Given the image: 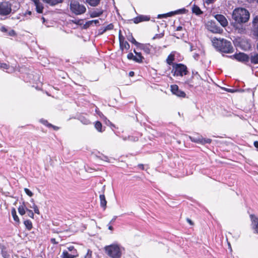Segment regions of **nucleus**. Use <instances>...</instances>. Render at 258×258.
I'll list each match as a JSON object with an SVG mask.
<instances>
[{
    "mask_svg": "<svg viewBox=\"0 0 258 258\" xmlns=\"http://www.w3.org/2000/svg\"><path fill=\"white\" fill-rule=\"evenodd\" d=\"M92 251L90 249H88L86 254L81 258H92Z\"/></svg>",
    "mask_w": 258,
    "mask_h": 258,
    "instance_id": "obj_35",
    "label": "nucleus"
},
{
    "mask_svg": "<svg viewBox=\"0 0 258 258\" xmlns=\"http://www.w3.org/2000/svg\"><path fill=\"white\" fill-rule=\"evenodd\" d=\"M31 208H32L34 209V212L37 214H39V210L37 207V206L34 203H33V207H30Z\"/></svg>",
    "mask_w": 258,
    "mask_h": 258,
    "instance_id": "obj_36",
    "label": "nucleus"
},
{
    "mask_svg": "<svg viewBox=\"0 0 258 258\" xmlns=\"http://www.w3.org/2000/svg\"><path fill=\"white\" fill-rule=\"evenodd\" d=\"M146 16H140L137 17L133 19L134 22L136 24H138L141 22H142V18H145Z\"/></svg>",
    "mask_w": 258,
    "mask_h": 258,
    "instance_id": "obj_32",
    "label": "nucleus"
},
{
    "mask_svg": "<svg viewBox=\"0 0 258 258\" xmlns=\"http://www.w3.org/2000/svg\"><path fill=\"white\" fill-rule=\"evenodd\" d=\"M11 4L7 2H4L0 3V15L7 16L12 11Z\"/></svg>",
    "mask_w": 258,
    "mask_h": 258,
    "instance_id": "obj_7",
    "label": "nucleus"
},
{
    "mask_svg": "<svg viewBox=\"0 0 258 258\" xmlns=\"http://www.w3.org/2000/svg\"><path fill=\"white\" fill-rule=\"evenodd\" d=\"M105 253L111 258H121L124 248L117 244L105 246L104 248Z\"/></svg>",
    "mask_w": 258,
    "mask_h": 258,
    "instance_id": "obj_3",
    "label": "nucleus"
},
{
    "mask_svg": "<svg viewBox=\"0 0 258 258\" xmlns=\"http://www.w3.org/2000/svg\"><path fill=\"white\" fill-rule=\"evenodd\" d=\"M249 13L244 8L235 9L232 13V18L238 23L246 22L249 19Z\"/></svg>",
    "mask_w": 258,
    "mask_h": 258,
    "instance_id": "obj_2",
    "label": "nucleus"
},
{
    "mask_svg": "<svg viewBox=\"0 0 258 258\" xmlns=\"http://www.w3.org/2000/svg\"><path fill=\"white\" fill-rule=\"evenodd\" d=\"M11 213H12V216L13 217L14 220L16 222H19V219L18 216L17 215L16 211L15 209L13 208L12 210Z\"/></svg>",
    "mask_w": 258,
    "mask_h": 258,
    "instance_id": "obj_27",
    "label": "nucleus"
},
{
    "mask_svg": "<svg viewBox=\"0 0 258 258\" xmlns=\"http://www.w3.org/2000/svg\"><path fill=\"white\" fill-rule=\"evenodd\" d=\"M100 205L102 207L105 209L106 207L107 201L105 199V197L104 194L100 195Z\"/></svg>",
    "mask_w": 258,
    "mask_h": 258,
    "instance_id": "obj_17",
    "label": "nucleus"
},
{
    "mask_svg": "<svg viewBox=\"0 0 258 258\" xmlns=\"http://www.w3.org/2000/svg\"><path fill=\"white\" fill-rule=\"evenodd\" d=\"M247 2L248 3H252V2H255L257 3H258V0H248Z\"/></svg>",
    "mask_w": 258,
    "mask_h": 258,
    "instance_id": "obj_58",
    "label": "nucleus"
},
{
    "mask_svg": "<svg viewBox=\"0 0 258 258\" xmlns=\"http://www.w3.org/2000/svg\"><path fill=\"white\" fill-rule=\"evenodd\" d=\"M92 22L91 21H89L86 22V23L83 26V28L87 29L88 28L91 24H92Z\"/></svg>",
    "mask_w": 258,
    "mask_h": 258,
    "instance_id": "obj_43",
    "label": "nucleus"
},
{
    "mask_svg": "<svg viewBox=\"0 0 258 258\" xmlns=\"http://www.w3.org/2000/svg\"><path fill=\"white\" fill-rule=\"evenodd\" d=\"M26 228L28 230H30L32 228V223L29 220H25L24 222Z\"/></svg>",
    "mask_w": 258,
    "mask_h": 258,
    "instance_id": "obj_26",
    "label": "nucleus"
},
{
    "mask_svg": "<svg viewBox=\"0 0 258 258\" xmlns=\"http://www.w3.org/2000/svg\"><path fill=\"white\" fill-rule=\"evenodd\" d=\"M190 140L195 143H201V136L197 137H189Z\"/></svg>",
    "mask_w": 258,
    "mask_h": 258,
    "instance_id": "obj_34",
    "label": "nucleus"
},
{
    "mask_svg": "<svg viewBox=\"0 0 258 258\" xmlns=\"http://www.w3.org/2000/svg\"><path fill=\"white\" fill-rule=\"evenodd\" d=\"M207 28L209 31L214 33H221L223 31L222 29L216 26L215 23L213 21L208 22Z\"/></svg>",
    "mask_w": 258,
    "mask_h": 258,
    "instance_id": "obj_8",
    "label": "nucleus"
},
{
    "mask_svg": "<svg viewBox=\"0 0 258 258\" xmlns=\"http://www.w3.org/2000/svg\"><path fill=\"white\" fill-rule=\"evenodd\" d=\"M253 145L255 148H258V141H255Z\"/></svg>",
    "mask_w": 258,
    "mask_h": 258,
    "instance_id": "obj_56",
    "label": "nucleus"
},
{
    "mask_svg": "<svg viewBox=\"0 0 258 258\" xmlns=\"http://www.w3.org/2000/svg\"><path fill=\"white\" fill-rule=\"evenodd\" d=\"M224 90H225V91H226L228 92L233 93L234 92V91L233 90L231 89L224 88Z\"/></svg>",
    "mask_w": 258,
    "mask_h": 258,
    "instance_id": "obj_54",
    "label": "nucleus"
},
{
    "mask_svg": "<svg viewBox=\"0 0 258 258\" xmlns=\"http://www.w3.org/2000/svg\"><path fill=\"white\" fill-rule=\"evenodd\" d=\"M174 60V55L172 53H171L168 55V56L166 59V62L169 65H171V64L173 65V64H174L173 63V61Z\"/></svg>",
    "mask_w": 258,
    "mask_h": 258,
    "instance_id": "obj_24",
    "label": "nucleus"
},
{
    "mask_svg": "<svg viewBox=\"0 0 258 258\" xmlns=\"http://www.w3.org/2000/svg\"><path fill=\"white\" fill-rule=\"evenodd\" d=\"M61 257L62 258H74L75 256L69 253L67 251H63Z\"/></svg>",
    "mask_w": 258,
    "mask_h": 258,
    "instance_id": "obj_29",
    "label": "nucleus"
},
{
    "mask_svg": "<svg viewBox=\"0 0 258 258\" xmlns=\"http://www.w3.org/2000/svg\"><path fill=\"white\" fill-rule=\"evenodd\" d=\"M213 46L218 50L224 53L232 52L233 47L230 41L224 39L214 38L212 40Z\"/></svg>",
    "mask_w": 258,
    "mask_h": 258,
    "instance_id": "obj_1",
    "label": "nucleus"
},
{
    "mask_svg": "<svg viewBox=\"0 0 258 258\" xmlns=\"http://www.w3.org/2000/svg\"><path fill=\"white\" fill-rule=\"evenodd\" d=\"M127 57L128 59H133L135 61V56L133 53H129L127 55Z\"/></svg>",
    "mask_w": 258,
    "mask_h": 258,
    "instance_id": "obj_45",
    "label": "nucleus"
},
{
    "mask_svg": "<svg viewBox=\"0 0 258 258\" xmlns=\"http://www.w3.org/2000/svg\"><path fill=\"white\" fill-rule=\"evenodd\" d=\"M192 11L193 13H195L197 15H199L203 13L200 8L195 5L192 7Z\"/></svg>",
    "mask_w": 258,
    "mask_h": 258,
    "instance_id": "obj_23",
    "label": "nucleus"
},
{
    "mask_svg": "<svg viewBox=\"0 0 258 258\" xmlns=\"http://www.w3.org/2000/svg\"><path fill=\"white\" fill-rule=\"evenodd\" d=\"M138 48L141 50H143L145 53L148 54H151L154 49L153 46L150 44L141 43Z\"/></svg>",
    "mask_w": 258,
    "mask_h": 258,
    "instance_id": "obj_10",
    "label": "nucleus"
},
{
    "mask_svg": "<svg viewBox=\"0 0 258 258\" xmlns=\"http://www.w3.org/2000/svg\"><path fill=\"white\" fill-rule=\"evenodd\" d=\"M144 59V57L142 55L141 52L136 53V56H135V61L141 63L143 62V60Z\"/></svg>",
    "mask_w": 258,
    "mask_h": 258,
    "instance_id": "obj_22",
    "label": "nucleus"
},
{
    "mask_svg": "<svg viewBox=\"0 0 258 258\" xmlns=\"http://www.w3.org/2000/svg\"><path fill=\"white\" fill-rule=\"evenodd\" d=\"M172 73L174 76H181L186 75L187 73V67L186 66L181 63L173 64V69Z\"/></svg>",
    "mask_w": 258,
    "mask_h": 258,
    "instance_id": "obj_6",
    "label": "nucleus"
},
{
    "mask_svg": "<svg viewBox=\"0 0 258 258\" xmlns=\"http://www.w3.org/2000/svg\"><path fill=\"white\" fill-rule=\"evenodd\" d=\"M32 14V12L30 11L26 12L25 13H23V16L25 17H27V15L30 16Z\"/></svg>",
    "mask_w": 258,
    "mask_h": 258,
    "instance_id": "obj_48",
    "label": "nucleus"
},
{
    "mask_svg": "<svg viewBox=\"0 0 258 258\" xmlns=\"http://www.w3.org/2000/svg\"><path fill=\"white\" fill-rule=\"evenodd\" d=\"M215 18L220 23V24L224 27L228 25V21L225 17L221 14L215 15Z\"/></svg>",
    "mask_w": 258,
    "mask_h": 258,
    "instance_id": "obj_13",
    "label": "nucleus"
},
{
    "mask_svg": "<svg viewBox=\"0 0 258 258\" xmlns=\"http://www.w3.org/2000/svg\"><path fill=\"white\" fill-rule=\"evenodd\" d=\"M235 57L237 60L241 62H247L249 59L248 56L243 53L236 54Z\"/></svg>",
    "mask_w": 258,
    "mask_h": 258,
    "instance_id": "obj_15",
    "label": "nucleus"
},
{
    "mask_svg": "<svg viewBox=\"0 0 258 258\" xmlns=\"http://www.w3.org/2000/svg\"><path fill=\"white\" fill-rule=\"evenodd\" d=\"M215 1V0H206V2L207 4H211L213 3Z\"/></svg>",
    "mask_w": 258,
    "mask_h": 258,
    "instance_id": "obj_55",
    "label": "nucleus"
},
{
    "mask_svg": "<svg viewBox=\"0 0 258 258\" xmlns=\"http://www.w3.org/2000/svg\"><path fill=\"white\" fill-rule=\"evenodd\" d=\"M91 22H92V23H95L96 25L99 24V20H91Z\"/></svg>",
    "mask_w": 258,
    "mask_h": 258,
    "instance_id": "obj_52",
    "label": "nucleus"
},
{
    "mask_svg": "<svg viewBox=\"0 0 258 258\" xmlns=\"http://www.w3.org/2000/svg\"><path fill=\"white\" fill-rule=\"evenodd\" d=\"M139 167L140 168L142 169H144V165L143 164H139Z\"/></svg>",
    "mask_w": 258,
    "mask_h": 258,
    "instance_id": "obj_64",
    "label": "nucleus"
},
{
    "mask_svg": "<svg viewBox=\"0 0 258 258\" xmlns=\"http://www.w3.org/2000/svg\"><path fill=\"white\" fill-rule=\"evenodd\" d=\"M1 30L3 32H6L7 31V29L5 26L2 27L1 28Z\"/></svg>",
    "mask_w": 258,
    "mask_h": 258,
    "instance_id": "obj_51",
    "label": "nucleus"
},
{
    "mask_svg": "<svg viewBox=\"0 0 258 258\" xmlns=\"http://www.w3.org/2000/svg\"><path fill=\"white\" fill-rule=\"evenodd\" d=\"M119 44L122 43V42H123L124 41V37L121 35V31H119Z\"/></svg>",
    "mask_w": 258,
    "mask_h": 258,
    "instance_id": "obj_41",
    "label": "nucleus"
},
{
    "mask_svg": "<svg viewBox=\"0 0 258 258\" xmlns=\"http://www.w3.org/2000/svg\"><path fill=\"white\" fill-rule=\"evenodd\" d=\"M98 157L102 160L108 162H109V159H108V157L106 156L102 155V156H98Z\"/></svg>",
    "mask_w": 258,
    "mask_h": 258,
    "instance_id": "obj_40",
    "label": "nucleus"
},
{
    "mask_svg": "<svg viewBox=\"0 0 258 258\" xmlns=\"http://www.w3.org/2000/svg\"><path fill=\"white\" fill-rule=\"evenodd\" d=\"M149 20V18L146 16V18H142V22L145 21H148Z\"/></svg>",
    "mask_w": 258,
    "mask_h": 258,
    "instance_id": "obj_61",
    "label": "nucleus"
},
{
    "mask_svg": "<svg viewBox=\"0 0 258 258\" xmlns=\"http://www.w3.org/2000/svg\"><path fill=\"white\" fill-rule=\"evenodd\" d=\"M212 140L210 139H206L204 138L203 137L201 136V144L205 145L206 144H210L211 143Z\"/></svg>",
    "mask_w": 258,
    "mask_h": 258,
    "instance_id": "obj_31",
    "label": "nucleus"
},
{
    "mask_svg": "<svg viewBox=\"0 0 258 258\" xmlns=\"http://www.w3.org/2000/svg\"><path fill=\"white\" fill-rule=\"evenodd\" d=\"M253 24L254 26L258 24V15L256 16L253 20Z\"/></svg>",
    "mask_w": 258,
    "mask_h": 258,
    "instance_id": "obj_47",
    "label": "nucleus"
},
{
    "mask_svg": "<svg viewBox=\"0 0 258 258\" xmlns=\"http://www.w3.org/2000/svg\"><path fill=\"white\" fill-rule=\"evenodd\" d=\"M254 34L258 38V25L254 28Z\"/></svg>",
    "mask_w": 258,
    "mask_h": 258,
    "instance_id": "obj_49",
    "label": "nucleus"
},
{
    "mask_svg": "<svg viewBox=\"0 0 258 258\" xmlns=\"http://www.w3.org/2000/svg\"><path fill=\"white\" fill-rule=\"evenodd\" d=\"M171 91L172 93L178 97H185L186 96L185 93L179 89L178 87L176 85H172L170 86Z\"/></svg>",
    "mask_w": 258,
    "mask_h": 258,
    "instance_id": "obj_9",
    "label": "nucleus"
},
{
    "mask_svg": "<svg viewBox=\"0 0 258 258\" xmlns=\"http://www.w3.org/2000/svg\"><path fill=\"white\" fill-rule=\"evenodd\" d=\"M128 40L132 42L133 44H135L138 48L139 47L140 45L141 44L140 43L137 42L136 39L132 36L130 38H128Z\"/></svg>",
    "mask_w": 258,
    "mask_h": 258,
    "instance_id": "obj_28",
    "label": "nucleus"
},
{
    "mask_svg": "<svg viewBox=\"0 0 258 258\" xmlns=\"http://www.w3.org/2000/svg\"><path fill=\"white\" fill-rule=\"evenodd\" d=\"M26 211L27 212L28 216L32 218L34 217V213L32 210H29L28 209H26Z\"/></svg>",
    "mask_w": 258,
    "mask_h": 258,
    "instance_id": "obj_38",
    "label": "nucleus"
},
{
    "mask_svg": "<svg viewBox=\"0 0 258 258\" xmlns=\"http://www.w3.org/2000/svg\"><path fill=\"white\" fill-rule=\"evenodd\" d=\"M49 127H53L54 130H57L58 129V127L57 126L53 125L52 124H51V125L49 126Z\"/></svg>",
    "mask_w": 258,
    "mask_h": 258,
    "instance_id": "obj_57",
    "label": "nucleus"
},
{
    "mask_svg": "<svg viewBox=\"0 0 258 258\" xmlns=\"http://www.w3.org/2000/svg\"><path fill=\"white\" fill-rule=\"evenodd\" d=\"M250 61L252 63L257 64L258 63V53H255L253 55H251L250 57Z\"/></svg>",
    "mask_w": 258,
    "mask_h": 258,
    "instance_id": "obj_20",
    "label": "nucleus"
},
{
    "mask_svg": "<svg viewBox=\"0 0 258 258\" xmlns=\"http://www.w3.org/2000/svg\"><path fill=\"white\" fill-rule=\"evenodd\" d=\"M40 121L41 123H42L43 124L45 125L46 126L49 127V126L51 125V124L49 123L47 120H44V119H41Z\"/></svg>",
    "mask_w": 258,
    "mask_h": 258,
    "instance_id": "obj_44",
    "label": "nucleus"
},
{
    "mask_svg": "<svg viewBox=\"0 0 258 258\" xmlns=\"http://www.w3.org/2000/svg\"><path fill=\"white\" fill-rule=\"evenodd\" d=\"M104 29H105V31H107L108 30H111L113 29V25L111 23L109 24L105 27H104Z\"/></svg>",
    "mask_w": 258,
    "mask_h": 258,
    "instance_id": "obj_37",
    "label": "nucleus"
},
{
    "mask_svg": "<svg viewBox=\"0 0 258 258\" xmlns=\"http://www.w3.org/2000/svg\"><path fill=\"white\" fill-rule=\"evenodd\" d=\"M95 127L96 129L98 131H99L100 132H102V124H101V123L100 121H97L95 123Z\"/></svg>",
    "mask_w": 258,
    "mask_h": 258,
    "instance_id": "obj_33",
    "label": "nucleus"
},
{
    "mask_svg": "<svg viewBox=\"0 0 258 258\" xmlns=\"http://www.w3.org/2000/svg\"><path fill=\"white\" fill-rule=\"evenodd\" d=\"M77 24L78 25H82L83 24V20H77Z\"/></svg>",
    "mask_w": 258,
    "mask_h": 258,
    "instance_id": "obj_50",
    "label": "nucleus"
},
{
    "mask_svg": "<svg viewBox=\"0 0 258 258\" xmlns=\"http://www.w3.org/2000/svg\"><path fill=\"white\" fill-rule=\"evenodd\" d=\"M186 11V10L185 9H179L178 10L173 11V12H170L169 13H168L167 14H162V15H158V18H166L167 17H171L172 16L174 15L175 14H183Z\"/></svg>",
    "mask_w": 258,
    "mask_h": 258,
    "instance_id": "obj_11",
    "label": "nucleus"
},
{
    "mask_svg": "<svg viewBox=\"0 0 258 258\" xmlns=\"http://www.w3.org/2000/svg\"><path fill=\"white\" fill-rule=\"evenodd\" d=\"M103 13V11L96 10L90 13V17L91 18H95L100 16Z\"/></svg>",
    "mask_w": 258,
    "mask_h": 258,
    "instance_id": "obj_18",
    "label": "nucleus"
},
{
    "mask_svg": "<svg viewBox=\"0 0 258 258\" xmlns=\"http://www.w3.org/2000/svg\"><path fill=\"white\" fill-rule=\"evenodd\" d=\"M86 2L91 6L95 7L97 6L100 0H86Z\"/></svg>",
    "mask_w": 258,
    "mask_h": 258,
    "instance_id": "obj_25",
    "label": "nucleus"
},
{
    "mask_svg": "<svg viewBox=\"0 0 258 258\" xmlns=\"http://www.w3.org/2000/svg\"><path fill=\"white\" fill-rule=\"evenodd\" d=\"M24 191L25 193L30 197H32V196L33 195L32 192L27 188H24Z\"/></svg>",
    "mask_w": 258,
    "mask_h": 258,
    "instance_id": "obj_39",
    "label": "nucleus"
},
{
    "mask_svg": "<svg viewBox=\"0 0 258 258\" xmlns=\"http://www.w3.org/2000/svg\"><path fill=\"white\" fill-rule=\"evenodd\" d=\"M120 47L121 49H125L127 50L130 48V44L127 41H124L120 44Z\"/></svg>",
    "mask_w": 258,
    "mask_h": 258,
    "instance_id": "obj_30",
    "label": "nucleus"
},
{
    "mask_svg": "<svg viewBox=\"0 0 258 258\" xmlns=\"http://www.w3.org/2000/svg\"><path fill=\"white\" fill-rule=\"evenodd\" d=\"M106 31H105V29H104V28H101L100 29H99L98 30V34L99 35H102L104 33H105Z\"/></svg>",
    "mask_w": 258,
    "mask_h": 258,
    "instance_id": "obj_46",
    "label": "nucleus"
},
{
    "mask_svg": "<svg viewBox=\"0 0 258 258\" xmlns=\"http://www.w3.org/2000/svg\"><path fill=\"white\" fill-rule=\"evenodd\" d=\"M26 209L24 203H23V205L20 206L18 208L19 213L21 215H24L26 213V211H27Z\"/></svg>",
    "mask_w": 258,
    "mask_h": 258,
    "instance_id": "obj_21",
    "label": "nucleus"
},
{
    "mask_svg": "<svg viewBox=\"0 0 258 258\" xmlns=\"http://www.w3.org/2000/svg\"><path fill=\"white\" fill-rule=\"evenodd\" d=\"M182 29V27L181 26H178L176 28V31H180Z\"/></svg>",
    "mask_w": 258,
    "mask_h": 258,
    "instance_id": "obj_60",
    "label": "nucleus"
},
{
    "mask_svg": "<svg viewBox=\"0 0 258 258\" xmlns=\"http://www.w3.org/2000/svg\"><path fill=\"white\" fill-rule=\"evenodd\" d=\"M9 35L10 36H14L15 35V32L13 30H12L9 32Z\"/></svg>",
    "mask_w": 258,
    "mask_h": 258,
    "instance_id": "obj_53",
    "label": "nucleus"
},
{
    "mask_svg": "<svg viewBox=\"0 0 258 258\" xmlns=\"http://www.w3.org/2000/svg\"><path fill=\"white\" fill-rule=\"evenodd\" d=\"M250 218L252 228L255 233H258V218L253 215H251Z\"/></svg>",
    "mask_w": 258,
    "mask_h": 258,
    "instance_id": "obj_14",
    "label": "nucleus"
},
{
    "mask_svg": "<svg viewBox=\"0 0 258 258\" xmlns=\"http://www.w3.org/2000/svg\"><path fill=\"white\" fill-rule=\"evenodd\" d=\"M130 76L133 77L134 75V72H130L129 73Z\"/></svg>",
    "mask_w": 258,
    "mask_h": 258,
    "instance_id": "obj_62",
    "label": "nucleus"
},
{
    "mask_svg": "<svg viewBox=\"0 0 258 258\" xmlns=\"http://www.w3.org/2000/svg\"><path fill=\"white\" fill-rule=\"evenodd\" d=\"M70 9L72 13L77 15L84 14L86 11V7L83 5L76 1L71 2Z\"/></svg>",
    "mask_w": 258,
    "mask_h": 258,
    "instance_id": "obj_5",
    "label": "nucleus"
},
{
    "mask_svg": "<svg viewBox=\"0 0 258 258\" xmlns=\"http://www.w3.org/2000/svg\"><path fill=\"white\" fill-rule=\"evenodd\" d=\"M90 123V121L86 119L85 120H84L83 123L87 124Z\"/></svg>",
    "mask_w": 258,
    "mask_h": 258,
    "instance_id": "obj_59",
    "label": "nucleus"
},
{
    "mask_svg": "<svg viewBox=\"0 0 258 258\" xmlns=\"http://www.w3.org/2000/svg\"><path fill=\"white\" fill-rule=\"evenodd\" d=\"M35 6V10L38 13H43L44 7L43 4L40 0H31Z\"/></svg>",
    "mask_w": 258,
    "mask_h": 258,
    "instance_id": "obj_12",
    "label": "nucleus"
},
{
    "mask_svg": "<svg viewBox=\"0 0 258 258\" xmlns=\"http://www.w3.org/2000/svg\"><path fill=\"white\" fill-rule=\"evenodd\" d=\"M51 241L53 243H56V242L55 241V239L54 238H51Z\"/></svg>",
    "mask_w": 258,
    "mask_h": 258,
    "instance_id": "obj_63",
    "label": "nucleus"
},
{
    "mask_svg": "<svg viewBox=\"0 0 258 258\" xmlns=\"http://www.w3.org/2000/svg\"><path fill=\"white\" fill-rule=\"evenodd\" d=\"M122 139L124 141H126L127 140H133L134 141H136V138H133V137H130V136H128L127 137H122Z\"/></svg>",
    "mask_w": 258,
    "mask_h": 258,
    "instance_id": "obj_42",
    "label": "nucleus"
},
{
    "mask_svg": "<svg viewBox=\"0 0 258 258\" xmlns=\"http://www.w3.org/2000/svg\"><path fill=\"white\" fill-rule=\"evenodd\" d=\"M0 69L3 70H6L8 73H11L14 71V68L13 67H10V66L5 63H0Z\"/></svg>",
    "mask_w": 258,
    "mask_h": 258,
    "instance_id": "obj_16",
    "label": "nucleus"
},
{
    "mask_svg": "<svg viewBox=\"0 0 258 258\" xmlns=\"http://www.w3.org/2000/svg\"><path fill=\"white\" fill-rule=\"evenodd\" d=\"M201 81L202 78L198 73L192 72V76L185 81L184 85L188 88H197L201 85Z\"/></svg>",
    "mask_w": 258,
    "mask_h": 258,
    "instance_id": "obj_4",
    "label": "nucleus"
},
{
    "mask_svg": "<svg viewBox=\"0 0 258 258\" xmlns=\"http://www.w3.org/2000/svg\"><path fill=\"white\" fill-rule=\"evenodd\" d=\"M43 1L51 6H55L62 2V0H43Z\"/></svg>",
    "mask_w": 258,
    "mask_h": 258,
    "instance_id": "obj_19",
    "label": "nucleus"
}]
</instances>
